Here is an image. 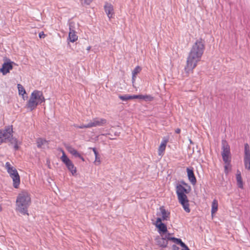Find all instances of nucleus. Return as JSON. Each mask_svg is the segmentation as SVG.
Instances as JSON below:
<instances>
[{
  "mask_svg": "<svg viewBox=\"0 0 250 250\" xmlns=\"http://www.w3.org/2000/svg\"><path fill=\"white\" fill-rule=\"evenodd\" d=\"M45 101V99L42 91L35 90L32 92L26 107L32 111L35 109L38 104L44 103Z\"/></svg>",
  "mask_w": 250,
  "mask_h": 250,
  "instance_id": "4",
  "label": "nucleus"
},
{
  "mask_svg": "<svg viewBox=\"0 0 250 250\" xmlns=\"http://www.w3.org/2000/svg\"><path fill=\"white\" fill-rule=\"evenodd\" d=\"M104 10L109 19H111L114 15V8L112 4L106 2L104 5Z\"/></svg>",
  "mask_w": 250,
  "mask_h": 250,
  "instance_id": "16",
  "label": "nucleus"
},
{
  "mask_svg": "<svg viewBox=\"0 0 250 250\" xmlns=\"http://www.w3.org/2000/svg\"><path fill=\"white\" fill-rule=\"evenodd\" d=\"M5 167L7 173L12 179L13 187L16 188H19L21 180L20 176L17 170L8 162L5 163Z\"/></svg>",
  "mask_w": 250,
  "mask_h": 250,
  "instance_id": "5",
  "label": "nucleus"
},
{
  "mask_svg": "<svg viewBox=\"0 0 250 250\" xmlns=\"http://www.w3.org/2000/svg\"><path fill=\"white\" fill-rule=\"evenodd\" d=\"M39 36L40 38H44L46 35L43 32H41L39 34Z\"/></svg>",
  "mask_w": 250,
  "mask_h": 250,
  "instance_id": "35",
  "label": "nucleus"
},
{
  "mask_svg": "<svg viewBox=\"0 0 250 250\" xmlns=\"http://www.w3.org/2000/svg\"><path fill=\"white\" fill-rule=\"evenodd\" d=\"M169 234L164 236H158L155 238L156 245L161 248H166L168 245Z\"/></svg>",
  "mask_w": 250,
  "mask_h": 250,
  "instance_id": "11",
  "label": "nucleus"
},
{
  "mask_svg": "<svg viewBox=\"0 0 250 250\" xmlns=\"http://www.w3.org/2000/svg\"><path fill=\"white\" fill-rule=\"evenodd\" d=\"M141 70H142V68L139 66H137L134 69V70H133V71L132 72V83H134L135 82V79L136 78V75L141 72Z\"/></svg>",
  "mask_w": 250,
  "mask_h": 250,
  "instance_id": "26",
  "label": "nucleus"
},
{
  "mask_svg": "<svg viewBox=\"0 0 250 250\" xmlns=\"http://www.w3.org/2000/svg\"><path fill=\"white\" fill-rule=\"evenodd\" d=\"M222 156L223 161L231 160L230 147L229 145L226 140L222 141Z\"/></svg>",
  "mask_w": 250,
  "mask_h": 250,
  "instance_id": "10",
  "label": "nucleus"
},
{
  "mask_svg": "<svg viewBox=\"0 0 250 250\" xmlns=\"http://www.w3.org/2000/svg\"><path fill=\"white\" fill-rule=\"evenodd\" d=\"M7 141H9L11 144L14 145V147L16 150L19 149V145H20L21 143L20 142L17 138H13L12 136L9 140H7Z\"/></svg>",
  "mask_w": 250,
  "mask_h": 250,
  "instance_id": "23",
  "label": "nucleus"
},
{
  "mask_svg": "<svg viewBox=\"0 0 250 250\" xmlns=\"http://www.w3.org/2000/svg\"><path fill=\"white\" fill-rule=\"evenodd\" d=\"M13 133L12 125L6 126L3 129H0V145L6 143L7 140L12 137Z\"/></svg>",
  "mask_w": 250,
  "mask_h": 250,
  "instance_id": "6",
  "label": "nucleus"
},
{
  "mask_svg": "<svg viewBox=\"0 0 250 250\" xmlns=\"http://www.w3.org/2000/svg\"><path fill=\"white\" fill-rule=\"evenodd\" d=\"M83 5H88L93 1V0H80Z\"/></svg>",
  "mask_w": 250,
  "mask_h": 250,
  "instance_id": "31",
  "label": "nucleus"
},
{
  "mask_svg": "<svg viewBox=\"0 0 250 250\" xmlns=\"http://www.w3.org/2000/svg\"><path fill=\"white\" fill-rule=\"evenodd\" d=\"M160 210L161 211V216H162L161 218L162 221L168 220L170 217V212L167 211L163 207H161Z\"/></svg>",
  "mask_w": 250,
  "mask_h": 250,
  "instance_id": "20",
  "label": "nucleus"
},
{
  "mask_svg": "<svg viewBox=\"0 0 250 250\" xmlns=\"http://www.w3.org/2000/svg\"><path fill=\"white\" fill-rule=\"evenodd\" d=\"M168 141V140L167 139H164L162 141L161 144H160V146H159L158 151V155L159 156H162L164 155V152L166 150L167 144Z\"/></svg>",
  "mask_w": 250,
  "mask_h": 250,
  "instance_id": "18",
  "label": "nucleus"
},
{
  "mask_svg": "<svg viewBox=\"0 0 250 250\" xmlns=\"http://www.w3.org/2000/svg\"><path fill=\"white\" fill-rule=\"evenodd\" d=\"M31 204V197L29 193L21 191L18 195L16 202V210L23 215H28V208Z\"/></svg>",
  "mask_w": 250,
  "mask_h": 250,
  "instance_id": "3",
  "label": "nucleus"
},
{
  "mask_svg": "<svg viewBox=\"0 0 250 250\" xmlns=\"http://www.w3.org/2000/svg\"><path fill=\"white\" fill-rule=\"evenodd\" d=\"M236 179L237 182V185L239 188L241 189L244 188V183L243 182L242 178L241 176V172L238 170L236 175Z\"/></svg>",
  "mask_w": 250,
  "mask_h": 250,
  "instance_id": "21",
  "label": "nucleus"
},
{
  "mask_svg": "<svg viewBox=\"0 0 250 250\" xmlns=\"http://www.w3.org/2000/svg\"><path fill=\"white\" fill-rule=\"evenodd\" d=\"M169 240L172 241L173 243H176L177 244H181L183 243L182 240L180 239L176 238L175 237H171L170 236V234L169 233Z\"/></svg>",
  "mask_w": 250,
  "mask_h": 250,
  "instance_id": "29",
  "label": "nucleus"
},
{
  "mask_svg": "<svg viewBox=\"0 0 250 250\" xmlns=\"http://www.w3.org/2000/svg\"><path fill=\"white\" fill-rule=\"evenodd\" d=\"M36 143L37 147L39 148H44L45 146H47L48 145V142L46 140L39 138L36 140Z\"/></svg>",
  "mask_w": 250,
  "mask_h": 250,
  "instance_id": "19",
  "label": "nucleus"
},
{
  "mask_svg": "<svg viewBox=\"0 0 250 250\" xmlns=\"http://www.w3.org/2000/svg\"><path fill=\"white\" fill-rule=\"evenodd\" d=\"M218 203L216 199H214L211 204V215L213 216V214H215L218 210Z\"/></svg>",
  "mask_w": 250,
  "mask_h": 250,
  "instance_id": "24",
  "label": "nucleus"
},
{
  "mask_svg": "<svg viewBox=\"0 0 250 250\" xmlns=\"http://www.w3.org/2000/svg\"><path fill=\"white\" fill-rule=\"evenodd\" d=\"M131 100L134 99H139L140 95H131Z\"/></svg>",
  "mask_w": 250,
  "mask_h": 250,
  "instance_id": "36",
  "label": "nucleus"
},
{
  "mask_svg": "<svg viewBox=\"0 0 250 250\" xmlns=\"http://www.w3.org/2000/svg\"><path fill=\"white\" fill-rule=\"evenodd\" d=\"M119 98L122 101H127L131 100V95L128 94H125L124 95H119Z\"/></svg>",
  "mask_w": 250,
  "mask_h": 250,
  "instance_id": "30",
  "label": "nucleus"
},
{
  "mask_svg": "<svg viewBox=\"0 0 250 250\" xmlns=\"http://www.w3.org/2000/svg\"><path fill=\"white\" fill-rule=\"evenodd\" d=\"M156 228L158 229V232L160 236H164L168 233L166 225L162 223V219L160 217H158L156 219V222L154 223Z\"/></svg>",
  "mask_w": 250,
  "mask_h": 250,
  "instance_id": "9",
  "label": "nucleus"
},
{
  "mask_svg": "<svg viewBox=\"0 0 250 250\" xmlns=\"http://www.w3.org/2000/svg\"><path fill=\"white\" fill-rule=\"evenodd\" d=\"M2 210V207L1 204H0V212Z\"/></svg>",
  "mask_w": 250,
  "mask_h": 250,
  "instance_id": "39",
  "label": "nucleus"
},
{
  "mask_svg": "<svg viewBox=\"0 0 250 250\" xmlns=\"http://www.w3.org/2000/svg\"><path fill=\"white\" fill-rule=\"evenodd\" d=\"M92 150H93V152H94V153L95 154V156H98V152L96 150V148H93Z\"/></svg>",
  "mask_w": 250,
  "mask_h": 250,
  "instance_id": "37",
  "label": "nucleus"
},
{
  "mask_svg": "<svg viewBox=\"0 0 250 250\" xmlns=\"http://www.w3.org/2000/svg\"><path fill=\"white\" fill-rule=\"evenodd\" d=\"M225 163L224 166V171L226 175L228 174L231 171V165L230 164L231 160H228L227 161H224Z\"/></svg>",
  "mask_w": 250,
  "mask_h": 250,
  "instance_id": "25",
  "label": "nucleus"
},
{
  "mask_svg": "<svg viewBox=\"0 0 250 250\" xmlns=\"http://www.w3.org/2000/svg\"><path fill=\"white\" fill-rule=\"evenodd\" d=\"M60 151L62 153V156L61 157V161L65 164L72 174L74 175L77 172L76 167L74 166L72 161L66 156L64 150L60 149Z\"/></svg>",
  "mask_w": 250,
  "mask_h": 250,
  "instance_id": "8",
  "label": "nucleus"
},
{
  "mask_svg": "<svg viewBox=\"0 0 250 250\" xmlns=\"http://www.w3.org/2000/svg\"><path fill=\"white\" fill-rule=\"evenodd\" d=\"M17 87L19 95H21L23 99H24V95L26 94V91L24 88L21 84H18Z\"/></svg>",
  "mask_w": 250,
  "mask_h": 250,
  "instance_id": "28",
  "label": "nucleus"
},
{
  "mask_svg": "<svg viewBox=\"0 0 250 250\" xmlns=\"http://www.w3.org/2000/svg\"><path fill=\"white\" fill-rule=\"evenodd\" d=\"M181 132V130L180 128H177L176 130H175V133H177V134H179Z\"/></svg>",
  "mask_w": 250,
  "mask_h": 250,
  "instance_id": "38",
  "label": "nucleus"
},
{
  "mask_svg": "<svg viewBox=\"0 0 250 250\" xmlns=\"http://www.w3.org/2000/svg\"><path fill=\"white\" fill-rule=\"evenodd\" d=\"M187 172L189 181L192 185H195L196 184L197 180L194 174L193 169L188 167L187 168Z\"/></svg>",
  "mask_w": 250,
  "mask_h": 250,
  "instance_id": "17",
  "label": "nucleus"
},
{
  "mask_svg": "<svg viewBox=\"0 0 250 250\" xmlns=\"http://www.w3.org/2000/svg\"><path fill=\"white\" fill-rule=\"evenodd\" d=\"M182 184H178L176 187V192L179 202L182 206L185 211L188 213L190 211L189 201L187 194L191 190L190 187L184 182H181Z\"/></svg>",
  "mask_w": 250,
  "mask_h": 250,
  "instance_id": "2",
  "label": "nucleus"
},
{
  "mask_svg": "<svg viewBox=\"0 0 250 250\" xmlns=\"http://www.w3.org/2000/svg\"><path fill=\"white\" fill-rule=\"evenodd\" d=\"M205 50V41L199 38L193 43L187 58L185 71L188 74L192 73L198 63L201 61Z\"/></svg>",
  "mask_w": 250,
  "mask_h": 250,
  "instance_id": "1",
  "label": "nucleus"
},
{
  "mask_svg": "<svg viewBox=\"0 0 250 250\" xmlns=\"http://www.w3.org/2000/svg\"><path fill=\"white\" fill-rule=\"evenodd\" d=\"M244 161L245 168L250 170V149L248 144L245 145Z\"/></svg>",
  "mask_w": 250,
  "mask_h": 250,
  "instance_id": "13",
  "label": "nucleus"
},
{
  "mask_svg": "<svg viewBox=\"0 0 250 250\" xmlns=\"http://www.w3.org/2000/svg\"><path fill=\"white\" fill-rule=\"evenodd\" d=\"M139 99H143L146 102H150L153 100L154 98L150 95H140Z\"/></svg>",
  "mask_w": 250,
  "mask_h": 250,
  "instance_id": "27",
  "label": "nucleus"
},
{
  "mask_svg": "<svg viewBox=\"0 0 250 250\" xmlns=\"http://www.w3.org/2000/svg\"><path fill=\"white\" fill-rule=\"evenodd\" d=\"M182 247V250H190L183 242L180 245Z\"/></svg>",
  "mask_w": 250,
  "mask_h": 250,
  "instance_id": "34",
  "label": "nucleus"
},
{
  "mask_svg": "<svg viewBox=\"0 0 250 250\" xmlns=\"http://www.w3.org/2000/svg\"><path fill=\"white\" fill-rule=\"evenodd\" d=\"M65 148L68 152L74 157L80 158L83 162L85 161L84 158L82 154L78 152L72 146L68 145L65 146Z\"/></svg>",
  "mask_w": 250,
  "mask_h": 250,
  "instance_id": "15",
  "label": "nucleus"
},
{
  "mask_svg": "<svg viewBox=\"0 0 250 250\" xmlns=\"http://www.w3.org/2000/svg\"><path fill=\"white\" fill-rule=\"evenodd\" d=\"M13 63L14 62L11 61L9 59H6V62L2 64L1 68H0V72L3 75L9 73L10 71L13 69Z\"/></svg>",
  "mask_w": 250,
  "mask_h": 250,
  "instance_id": "12",
  "label": "nucleus"
},
{
  "mask_svg": "<svg viewBox=\"0 0 250 250\" xmlns=\"http://www.w3.org/2000/svg\"><path fill=\"white\" fill-rule=\"evenodd\" d=\"M94 163L96 165H99L101 163L100 158L98 156H95Z\"/></svg>",
  "mask_w": 250,
  "mask_h": 250,
  "instance_id": "33",
  "label": "nucleus"
},
{
  "mask_svg": "<svg viewBox=\"0 0 250 250\" xmlns=\"http://www.w3.org/2000/svg\"><path fill=\"white\" fill-rule=\"evenodd\" d=\"M60 151L62 153V156L61 157V161L65 164L72 174L74 175L77 172L76 167L74 166L72 161L66 156L64 150L60 149Z\"/></svg>",
  "mask_w": 250,
  "mask_h": 250,
  "instance_id": "7",
  "label": "nucleus"
},
{
  "mask_svg": "<svg viewBox=\"0 0 250 250\" xmlns=\"http://www.w3.org/2000/svg\"><path fill=\"white\" fill-rule=\"evenodd\" d=\"M90 128L104 125L107 123L106 119L99 117L93 118L89 122Z\"/></svg>",
  "mask_w": 250,
  "mask_h": 250,
  "instance_id": "14",
  "label": "nucleus"
},
{
  "mask_svg": "<svg viewBox=\"0 0 250 250\" xmlns=\"http://www.w3.org/2000/svg\"><path fill=\"white\" fill-rule=\"evenodd\" d=\"M78 36L76 34V32L73 29H72L70 28L69 35H68V40L70 42H74L77 41L78 40Z\"/></svg>",
  "mask_w": 250,
  "mask_h": 250,
  "instance_id": "22",
  "label": "nucleus"
},
{
  "mask_svg": "<svg viewBox=\"0 0 250 250\" xmlns=\"http://www.w3.org/2000/svg\"><path fill=\"white\" fill-rule=\"evenodd\" d=\"M75 126L77 128H80V129L90 128V125H89V123L87 124H86V125L82 124V125H76Z\"/></svg>",
  "mask_w": 250,
  "mask_h": 250,
  "instance_id": "32",
  "label": "nucleus"
}]
</instances>
